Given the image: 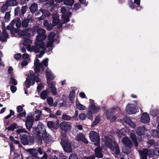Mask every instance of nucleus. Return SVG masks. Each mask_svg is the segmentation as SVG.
Instances as JSON below:
<instances>
[{
	"label": "nucleus",
	"instance_id": "1",
	"mask_svg": "<svg viewBox=\"0 0 159 159\" xmlns=\"http://www.w3.org/2000/svg\"><path fill=\"white\" fill-rule=\"evenodd\" d=\"M48 59L46 58L44 59L41 63H40L38 59H36L34 63L35 73L34 74L30 73V77L26 78V80L25 82V85L27 88H29L30 85H33L35 81L37 83L40 81V80L39 78L38 73L43 70L44 67L43 65L45 66H48Z\"/></svg>",
	"mask_w": 159,
	"mask_h": 159
},
{
	"label": "nucleus",
	"instance_id": "2",
	"mask_svg": "<svg viewBox=\"0 0 159 159\" xmlns=\"http://www.w3.org/2000/svg\"><path fill=\"white\" fill-rule=\"evenodd\" d=\"M105 141H104L106 146L108 147L111 150L114 152L116 154L118 155L120 154V151L118 144L112 141L109 137H105Z\"/></svg>",
	"mask_w": 159,
	"mask_h": 159
},
{
	"label": "nucleus",
	"instance_id": "3",
	"mask_svg": "<svg viewBox=\"0 0 159 159\" xmlns=\"http://www.w3.org/2000/svg\"><path fill=\"white\" fill-rule=\"evenodd\" d=\"M48 48H47L46 47H45V44L43 42H41L39 43H35V45L32 48V51H33L35 52H40V53L38 55V57L41 58L45 53V50H46L47 51Z\"/></svg>",
	"mask_w": 159,
	"mask_h": 159
},
{
	"label": "nucleus",
	"instance_id": "4",
	"mask_svg": "<svg viewBox=\"0 0 159 159\" xmlns=\"http://www.w3.org/2000/svg\"><path fill=\"white\" fill-rule=\"evenodd\" d=\"M16 24V26L17 28H19L21 26V21L20 19L18 18H15L13 20L10 24L9 25L7 26V29L8 30H10V31L12 34L13 36H15V34L16 32L15 29L14 28V25Z\"/></svg>",
	"mask_w": 159,
	"mask_h": 159
},
{
	"label": "nucleus",
	"instance_id": "5",
	"mask_svg": "<svg viewBox=\"0 0 159 159\" xmlns=\"http://www.w3.org/2000/svg\"><path fill=\"white\" fill-rule=\"evenodd\" d=\"M70 9V7L68 6L63 7L61 8V12L63 14L61 16L63 19V22L64 23L70 20L69 17L71 13L70 12L67 11Z\"/></svg>",
	"mask_w": 159,
	"mask_h": 159
},
{
	"label": "nucleus",
	"instance_id": "6",
	"mask_svg": "<svg viewBox=\"0 0 159 159\" xmlns=\"http://www.w3.org/2000/svg\"><path fill=\"white\" fill-rule=\"evenodd\" d=\"M55 34L54 32H52L50 33L48 36V41L47 43V44L46 46L47 48H48L47 50V52H49L51 51L52 49L53 44L54 42H55V39H54L55 36Z\"/></svg>",
	"mask_w": 159,
	"mask_h": 159
},
{
	"label": "nucleus",
	"instance_id": "7",
	"mask_svg": "<svg viewBox=\"0 0 159 159\" xmlns=\"http://www.w3.org/2000/svg\"><path fill=\"white\" fill-rule=\"evenodd\" d=\"M26 151L29 153L30 156L37 158H40L38 156V153L41 155L43 153V151L40 147L36 148L28 149H27Z\"/></svg>",
	"mask_w": 159,
	"mask_h": 159
},
{
	"label": "nucleus",
	"instance_id": "8",
	"mask_svg": "<svg viewBox=\"0 0 159 159\" xmlns=\"http://www.w3.org/2000/svg\"><path fill=\"white\" fill-rule=\"evenodd\" d=\"M122 143L125 147H126L127 150L124 148L122 151L123 152L128 154L129 153L130 151V148L132 146V143L129 139L127 137H125L123 138Z\"/></svg>",
	"mask_w": 159,
	"mask_h": 159
},
{
	"label": "nucleus",
	"instance_id": "9",
	"mask_svg": "<svg viewBox=\"0 0 159 159\" xmlns=\"http://www.w3.org/2000/svg\"><path fill=\"white\" fill-rule=\"evenodd\" d=\"M61 145L64 150L67 152H72L71 146L69 142L66 139H62L61 140Z\"/></svg>",
	"mask_w": 159,
	"mask_h": 159
},
{
	"label": "nucleus",
	"instance_id": "10",
	"mask_svg": "<svg viewBox=\"0 0 159 159\" xmlns=\"http://www.w3.org/2000/svg\"><path fill=\"white\" fill-rule=\"evenodd\" d=\"M140 157V159H147L148 154L149 157L152 156V151L151 150H148L147 149H144L142 151H138Z\"/></svg>",
	"mask_w": 159,
	"mask_h": 159
},
{
	"label": "nucleus",
	"instance_id": "11",
	"mask_svg": "<svg viewBox=\"0 0 159 159\" xmlns=\"http://www.w3.org/2000/svg\"><path fill=\"white\" fill-rule=\"evenodd\" d=\"M34 133L38 134H42V135H46V130L45 126L43 125L41 122H39L38 124L37 128L35 129V131Z\"/></svg>",
	"mask_w": 159,
	"mask_h": 159
},
{
	"label": "nucleus",
	"instance_id": "12",
	"mask_svg": "<svg viewBox=\"0 0 159 159\" xmlns=\"http://www.w3.org/2000/svg\"><path fill=\"white\" fill-rule=\"evenodd\" d=\"M33 114L29 113L28 115L27 120L25 122V125L27 128L30 130L33 125V123L34 119L33 117Z\"/></svg>",
	"mask_w": 159,
	"mask_h": 159
},
{
	"label": "nucleus",
	"instance_id": "13",
	"mask_svg": "<svg viewBox=\"0 0 159 159\" xmlns=\"http://www.w3.org/2000/svg\"><path fill=\"white\" fill-rule=\"evenodd\" d=\"M60 128L66 132L70 131L71 129L72 126L69 122H63L60 124Z\"/></svg>",
	"mask_w": 159,
	"mask_h": 159
},
{
	"label": "nucleus",
	"instance_id": "14",
	"mask_svg": "<svg viewBox=\"0 0 159 159\" xmlns=\"http://www.w3.org/2000/svg\"><path fill=\"white\" fill-rule=\"evenodd\" d=\"M136 106L134 104H129L126 107L125 110L127 113L129 114L135 113L136 112Z\"/></svg>",
	"mask_w": 159,
	"mask_h": 159
},
{
	"label": "nucleus",
	"instance_id": "15",
	"mask_svg": "<svg viewBox=\"0 0 159 159\" xmlns=\"http://www.w3.org/2000/svg\"><path fill=\"white\" fill-rule=\"evenodd\" d=\"M89 138L92 142H98L99 140V136L98 134L94 131H91L89 134Z\"/></svg>",
	"mask_w": 159,
	"mask_h": 159
},
{
	"label": "nucleus",
	"instance_id": "16",
	"mask_svg": "<svg viewBox=\"0 0 159 159\" xmlns=\"http://www.w3.org/2000/svg\"><path fill=\"white\" fill-rule=\"evenodd\" d=\"M120 122L123 124H124V122L128 124L130 127L133 129H134L136 127L135 123L131 121L130 119L127 117H125L123 119L121 120Z\"/></svg>",
	"mask_w": 159,
	"mask_h": 159
},
{
	"label": "nucleus",
	"instance_id": "17",
	"mask_svg": "<svg viewBox=\"0 0 159 159\" xmlns=\"http://www.w3.org/2000/svg\"><path fill=\"white\" fill-rule=\"evenodd\" d=\"M75 140L78 141H81L86 144L88 143V141L83 133H80L77 134L75 138Z\"/></svg>",
	"mask_w": 159,
	"mask_h": 159
},
{
	"label": "nucleus",
	"instance_id": "18",
	"mask_svg": "<svg viewBox=\"0 0 159 159\" xmlns=\"http://www.w3.org/2000/svg\"><path fill=\"white\" fill-rule=\"evenodd\" d=\"M49 89L50 90L52 94L53 95H57V88L55 87V83L52 82L50 84L49 83Z\"/></svg>",
	"mask_w": 159,
	"mask_h": 159
},
{
	"label": "nucleus",
	"instance_id": "19",
	"mask_svg": "<svg viewBox=\"0 0 159 159\" xmlns=\"http://www.w3.org/2000/svg\"><path fill=\"white\" fill-rule=\"evenodd\" d=\"M150 118L147 112L143 113L141 115L140 118L141 122L146 123L150 121Z\"/></svg>",
	"mask_w": 159,
	"mask_h": 159
},
{
	"label": "nucleus",
	"instance_id": "20",
	"mask_svg": "<svg viewBox=\"0 0 159 159\" xmlns=\"http://www.w3.org/2000/svg\"><path fill=\"white\" fill-rule=\"evenodd\" d=\"M32 43L31 41L29 39H26L24 40L23 42V44L25 46H27L26 48L28 51H32V48L34 46L31 47L30 44Z\"/></svg>",
	"mask_w": 159,
	"mask_h": 159
},
{
	"label": "nucleus",
	"instance_id": "21",
	"mask_svg": "<svg viewBox=\"0 0 159 159\" xmlns=\"http://www.w3.org/2000/svg\"><path fill=\"white\" fill-rule=\"evenodd\" d=\"M47 75V82L49 84V81L53 80L55 77L54 75L52 73V72L49 69L46 70V72Z\"/></svg>",
	"mask_w": 159,
	"mask_h": 159
},
{
	"label": "nucleus",
	"instance_id": "22",
	"mask_svg": "<svg viewBox=\"0 0 159 159\" xmlns=\"http://www.w3.org/2000/svg\"><path fill=\"white\" fill-rule=\"evenodd\" d=\"M8 34L6 30L3 29L2 34H0V39L2 42L5 41L8 37Z\"/></svg>",
	"mask_w": 159,
	"mask_h": 159
},
{
	"label": "nucleus",
	"instance_id": "23",
	"mask_svg": "<svg viewBox=\"0 0 159 159\" xmlns=\"http://www.w3.org/2000/svg\"><path fill=\"white\" fill-rule=\"evenodd\" d=\"M146 130L144 126H141L137 129L136 133L138 135L140 136L143 134Z\"/></svg>",
	"mask_w": 159,
	"mask_h": 159
},
{
	"label": "nucleus",
	"instance_id": "24",
	"mask_svg": "<svg viewBox=\"0 0 159 159\" xmlns=\"http://www.w3.org/2000/svg\"><path fill=\"white\" fill-rule=\"evenodd\" d=\"M48 127L50 129H56L58 127V123L55 122H53L52 121H48L47 123Z\"/></svg>",
	"mask_w": 159,
	"mask_h": 159
},
{
	"label": "nucleus",
	"instance_id": "25",
	"mask_svg": "<svg viewBox=\"0 0 159 159\" xmlns=\"http://www.w3.org/2000/svg\"><path fill=\"white\" fill-rule=\"evenodd\" d=\"M29 136L28 135H23L20 137V139L21 143L24 145L28 144V139Z\"/></svg>",
	"mask_w": 159,
	"mask_h": 159
},
{
	"label": "nucleus",
	"instance_id": "26",
	"mask_svg": "<svg viewBox=\"0 0 159 159\" xmlns=\"http://www.w3.org/2000/svg\"><path fill=\"white\" fill-rule=\"evenodd\" d=\"M89 109L92 112L94 113H98L100 109L99 106L96 107L93 104L91 105L89 107Z\"/></svg>",
	"mask_w": 159,
	"mask_h": 159
},
{
	"label": "nucleus",
	"instance_id": "27",
	"mask_svg": "<svg viewBox=\"0 0 159 159\" xmlns=\"http://www.w3.org/2000/svg\"><path fill=\"white\" fill-rule=\"evenodd\" d=\"M46 35H43L38 34V35L36 36V41L34 42V45H35V43H40L42 42V41L46 39Z\"/></svg>",
	"mask_w": 159,
	"mask_h": 159
},
{
	"label": "nucleus",
	"instance_id": "28",
	"mask_svg": "<svg viewBox=\"0 0 159 159\" xmlns=\"http://www.w3.org/2000/svg\"><path fill=\"white\" fill-rule=\"evenodd\" d=\"M59 16L57 14H54L52 15V18H53L52 24L53 25L56 26L59 23Z\"/></svg>",
	"mask_w": 159,
	"mask_h": 159
},
{
	"label": "nucleus",
	"instance_id": "29",
	"mask_svg": "<svg viewBox=\"0 0 159 159\" xmlns=\"http://www.w3.org/2000/svg\"><path fill=\"white\" fill-rule=\"evenodd\" d=\"M95 155L96 156L99 158H102L103 155L102 153V149L100 147H98L95 149Z\"/></svg>",
	"mask_w": 159,
	"mask_h": 159
},
{
	"label": "nucleus",
	"instance_id": "30",
	"mask_svg": "<svg viewBox=\"0 0 159 159\" xmlns=\"http://www.w3.org/2000/svg\"><path fill=\"white\" fill-rule=\"evenodd\" d=\"M31 113L33 115V117L34 118V120H37L41 117L42 111L40 110H38L35 111L34 114L33 113Z\"/></svg>",
	"mask_w": 159,
	"mask_h": 159
},
{
	"label": "nucleus",
	"instance_id": "31",
	"mask_svg": "<svg viewBox=\"0 0 159 159\" xmlns=\"http://www.w3.org/2000/svg\"><path fill=\"white\" fill-rule=\"evenodd\" d=\"M130 138L133 143H134L135 147H137L138 146V144L135 134L134 133H131L130 134Z\"/></svg>",
	"mask_w": 159,
	"mask_h": 159
},
{
	"label": "nucleus",
	"instance_id": "32",
	"mask_svg": "<svg viewBox=\"0 0 159 159\" xmlns=\"http://www.w3.org/2000/svg\"><path fill=\"white\" fill-rule=\"evenodd\" d=\"M6 2L9 6H16L18 4L16 0H7Z\"/></svg>",
	"mask_w": 159,
	"mask_h": 159
},
{
	"label": "nucleus",
	"instance_id": "33",
	"mask_svg": "<svg viewBox=\"0 0 159 159\" xmlns=\"http://www.w3.org/2000/svg\"><path fill=\"white\" fill-rule=\"evenodd\" d=\"M31 28L29 29H25V30H22V31L20 32L19 34L20 35L24 36L25 35L27 34H30V30H31Z\"/></svg>",
	"mask_w": 159,
	"mask_h": 159
},
{
	"label": "nucleus",
	"instance_id": "34",
	"mask_svg": "<svg viewBox=\"0 0 159 159\" xmlns=\"http://www.w3.org/2000/svg\"><path fill=\"white\" fill-rule=\"evenodd\" d=\"M150 113L152 116H156L159 113V109L157 108L152 109H151Z\"/></svg>",
	"mask_w": 159,
	"mask_h": 159
},
{
	"label": "nucleus",
	"instance_id": "35",
	"mask_svg": "<svg viewBox=\"0 0 159 159\" xmlns=\"http://www.w3.org/2000/svg\"><path fill=\"white\" fill-rule=\"evenodd\" d=\"M117 135L119 138H121L124 136L126 133V131L125 128H122L117 132Z\"/></svg>",
	"mask_w": 159,
	"mask_h": 159
},
{
	"label": "nucleus",
	"instance_id": "36",
	"mask_svg": "<svg viewBox=\"0 0 159 159\" xmlns=\"http://www.w3.org/2000/svg\"><path fill=\"white\" fill-rule=\"evenodd\" d=\"M115 110V108L108 110L106 113V116L107 118H110L113 114V112Z\"/></svg>",
	"mask_w": 159,
	"mask_h": 159
},
{
	"label": "nucleus",
	"instance_id": "37",
	"mask_svg": "<svg viewBox=\"0 0 159 159\" xmlns=\"http://www.w3.org/2000/svg\"><path fill=\"white\" fill-rule=\"evenodd\" d=\"M100 118L99 116H97L94 119V121L92 123L91 126L92 127H94L97 125L100 122Z\"/></svg>",
	"mask_w": 159,
	"mask_h": 159
},
{
	"label": "nucleus",
	"instance_id": "38",
	"mask_svg": "<svg viewBox=\"0 0 159 159\" xmlns=\"http://www.w3.org/2000/svg\"><path fill=\"white\" fill-rule=\"evenodd\" d=\"M30 9L32 13L36 12L37 10V4L34 3L30 7Z\"/></svg>",
	"mask_w": 159,
	"mask_h": 159
},
{
	"label": "nucleus",
	"instance_id": "39",
	"mask_svg": "<svg viewBox=\"0 0 159 159\" xmlns=\"http://www.w3.org/2000/svg\"><path fill=\"white\" fill-rule=\"evenodd\" d=\"M75 97V91L74 90H72L70 92L69 95V99L70 101L73 100Z\"/></svg>",
	"mask_w": 159,
	"mask_h": 159
},
{
	"label": "nucleus",
	"instance_id": "40",
	"mask_svg": "<svg viewBox=\"0 0 159 159\" xmlns=\"http://www.w3.org/2000/svg\"><path fill=\"white\" fill-rule=\"evenodd\" d=\"M17 125L16 123H13L11 124L10 126L6 127V129L8 131H13L15 128H16Z\"/></svg>",
	"mask_w": 159,
	"mask_h": 159
},
{
	"label": "nucleus",
	"instance_id": "41",
	"mask_svg": "<svg viewBox=\"0 0 159 159\" xmlns=\"http://www.w3.org/2000/svg\"><path fill=\"white\" fill-rule=\"evenodd\" d=\"M76 106L77 108L80 110H85L86 108L85 106L79 102H76Z\"/></svg>",
	"mask_w": 159,
	"mask_h": 159
},
{
	"label": "nucleus",
	"instance_id": "42",
	"mask_svg": "<svg viewBox=\"0 0 159 159\" xmlns=\"http://www.w3.org/2000/svg\"><path fill=\"white\" fill-rule=\"evenodd\" d=\"M48 93V92L47 90L43 91L40 94L41 98L43 100L45 99L46 98Z\"/></svg>",
	"mask_w": 159,
	"mask_h": 159
},
{
	"label": "nucleus",
	"instance_id": "43",
	"mask_svg": "<svg viewBox=\"0 0 159 159\" xmlns=\"http://www.w3.org/2000/svg\"><path fill=\"white\" fill-rule=\"evenodd\" d=\"M26 112L24 110V111L21 113L18 114L17 116L22 120H25V118Z\"/></svg>",
	"mask_w": 159,
	"mask_h": 159
},
{
	"label": "nucleus",
	"instance_id": "44",
	"mask_svg": "<svg viewBox=\"0 0 159 159\" xmlns=\"http://www.w3.org/2000/svg\"><path fill=\"white\" fill-rule=\"evenodd\" d=\"M16 132L18 134L20 135V136H22L23 133H26L27 131L26 129L24 128H21L16 130Z\"/></svg>",
	"mask_w": 159,
	"mask_h": 159
},
{
	"label": "nucleus",
	"instance_id": "45",
	"mask_svg": "<svg viewBox=\"0 0 159 159\" xmlns=\"http://www.w3.org/2000/svg\"><path fill=\"white\" fill-rule=\"evenodd\" d=\"M29 20L28 19H25L22 21L21 25L23 27L26 28L28 25Z\"/></svg>",
	"mask_w": 159,
	"mask_h": 159
},
{
	"label": "nucleus",
	"instance_id": "46",
	"mask_svg": "<svg viewBox=\"0 0 159 159\" xmlns=\"http://www.w3.org/2000/svg\"><path fill=\"white\" fill-rule=\"evenodd\" d=\"M47 101L48 105L52 107L53 105V99L51 97H48L47 98Z\"/></svg>",
	"mask_w": 159,
	"mask_h": 159
},
{
	"label": "nucleus",
	"instance_id": "47",
	"mask_svg": "<svg viewBox=\"0 0 159 159\" xmlns=\"http://www.w3.org/2000/svg\"><path fill=\"white\" fill-rule=\"evenodd\" d=\"M38 34L39 35H43L46 34V31L43 29L42 28H39L38 29L37 31Z\"/></svg>",
	"mask_w": 159,
	"mask_h": 159
},
{
	"label": "nucleus",
	"instance_id": "48",
	"mask_svg": "<svg viewBox=\"0 0 159 159\" xmlns=\"http://www.w3.org/2000/svg\"><path fill=\"white\" fill-rule=\"evenodd\" d=\"M147 143L148 144H150V145H152L155 147L157 146L158 145L157 143L154 142V140L152 139L148 140L147 142Z\"/></svg>",
	"mask_w": 159,
	"mask_h": 159
},
{
	"label": "nucleus",
	"instance_id": "49",
	"mask_svg": "<svg viewBox=\"0 0 159 159\" xmlns=\"http://www.w3.org/2000/svg\"><path fill=\"white\" fill-rule=\"evenodd\" d=\"M64 3L66 5L71 6L74 3V0H65Z\"/></svg>",
	"mask_w": 159,
	"mask_h": 159
},
{
	"label": "nucleus",
	"instance_id": "50",
	"mask_svg": "<svg viewBox=\"0 0 159 159\" xmlns=\"http://www.w3.org/2000/svg\"><path fill=\"white\" fill-rule=\"evenodd\" d=\"M86 117L91 120H92L93 119V116L92 114V112L89 110L86 115Z\"/></svg>",
	"mask_w": 159,
	"mask_h": 159
},
{
	"label": "nucleus",
	"instance_id": "51",
	"mask_svg": "<svg viewBox=\"0 0 159 159\" xmlns=\"http://www.w3.org/2000/svg\"><path fill=\"white\" fill-rule=\"evenodd\" d=\"M9 6L5 2V3L3 5L1 8L2 11L4 13L8 10Z\"/></svg>",
	"mask_w": 159,
	"mask_h": 159
},
{
	"label": "nucleus",
	"instance_id": "52",
	"mask_svg": "<svg viewBox=\"0 0 159 159\" xmlns=\"http://www.w3.org/2000/svg\"><path fill=\"white\" fill-rule=\"evenodd\" d=\"M62 118L63 120H71L72 119V118L70 116L66 114L63 115L62 116Z\"/></svg>",
	"mask_w": 159,
	"mask_h": 159
},
{
	"label": "nucleus",
	"instance_id": "53",
	"mask_svg": "<svg viewBox=\"0 0 159 159\" xmlns=\"http://www.w3.org/2000/svg\"><path fill=\"white\" fill-rule=\"evenodd\" d=\"M153 153L156 156L159 155V144L157 146L155 147L154 149L153 150Z\"/></svg>",
	"mask_w": 159,
	"mask_h": 159
},
{
	"label": "nucleus",
	"instance_id": "54",
	"mask_svg": "<svg viewBox=\"0 0 159 159\" xmlns=\"http://www.w3.org/2000/svg\"><path fill=\"white\" fill-rule=\"evenodd\" d=\"M151 134L154 137L159 136V132L157 130H152Z\"/></svg>",
	"mask_w": 159,
	"mask_h": 159
},
{
	"label": "nucleus",
	"instance_id": "55",
	"mask_svg": "<svg viewBox=\"0 0 159 159\" xmlns=\"http://www.w3.org/2000/svg\"><path fill=\"white\" fill-rule=\"evenodd\" d=\"M5 20L6 21H8L10 18V12H7L5 14L4 17Z\"/></svg>",
	"mask_w": 159,
	"mask_h": 159
},
{
	"label": "nucleus",
	"instance_id": "56",
	"mask_svg": "<svg viewBox=\"0 0 159 159\" xmlns=\"http://www.w3.org/2000/svg\"><path fill=\"white\" fill-rule=\"evenodd\" d=\"M36 139L39 144H41L42 143V138L41 135H37Z\"/></svg>",
	"mask_w": 159,
	"mask_h": 159
},
{
	"label": "nucleus",
	"instance_id": "57",
	"mask_svg": "<svg viewBox=\"0 0 159 159\" xmlns=\"http://www.w3.org/2000/svg\"><path fill=\"white\" fill-rule=\"evenodd\" d=\"M140 0H134V2L136 4V7H137L138 10H140L141 9L140 5Z\"/></svg>",
	"mask_w": 159,
	"mask_h": 159
},
{
	"label": "nucleus",
	"instance_id": "58",
	"mask_svg": "<svg viewBox=\"0 0 159 159\" xmlns=\"http://www.w3.org/2000/svg\"><path fill=\"white\" fill-rule=\"evenodd\" d=\"M43 87V84H38L37 87V90L38 92H40Z\"/></svg>",
	"mask_w": 159,
	"mask_h": 159
},
{
	"label": "nucleus",
	"instance_id": "59",
	"mask_svg": "<svg viewBox=\"0 0 159 159\" xmlns=\"http://www.w3.org/2000/svg\"><path fill=\"white\" fill-rule=\"evenodd\" d=\"M10 82L13 85H16L17 84V82L16 80L12 77H11Z\"/></svg>",
	"mask_w": 159,
	"mask_h": 159
},
{
	"label": "nucleus",
	"instance_id": "60",
	"mask_svg": "<svg viewBox=\"0 0 159 159\" xmlns=\"http://www.w3.org/2000/svg\"><path fill=\"white\" fill-rule=\"evenodd\" d=\"M86 116L84 113H81L79 115L80 119L81 120H84L85 119Z\"/></svg>",
	"mask_w": 159,
	"mask_h": 159
},
{
	"label": "nucleus",
	"instance_id": "61",
	"mask_svg": "<svg viewBox=\"0 0 159 159\" xmlns=\"http://www.w3.org/2000/svg\"><path fill=\"white\" fill-rule=\"evenodd\" d=\"M20 9L19 7H17L15 10V14L16 15H18L20 13Z\"/></svg>",
	"mask_w": 159,
	"mask_h": 159
},
{
	"label": "nucleus",
	"instance_id": "62",
	"mask_svg": "<svg viewBox=\"0 0 159 159\" xmlns=\"http://www.w3.org/2000/svg\"><path fill=\"white\" fill-rule=\"evenodd\" d=\"M16 110L18 112H20L23 111V108L22 106H19L16 107Z\"/></svg>",
	"mask_w": 159,
	"mask_h": 159
},
{
	"label": "nucleus",
	"instance_id": "63",
	"mask_svg": "<svg viewBox=\"0 0 159 159\" xmlns=\"http://www.w3.org/2000/svg\"><path fill=\"white\" fill-rule=\"evenodd\" d=\"M21 57V54L18 53L14 55V58L16 60H18Z\"/></svg>",
	"mask_w": 159,
	"mask_h": 159
},
{
	"label": "nucleus",
	"instance_id": "64",
	"mask_svg": "<svg viewBox=\"0 0 159 159\" xmlns=\"http://www.w3.org/2000/svg\"><path fill=\"white\" fill-rule=\"evenodd\" d=\"M69 159H78L76 156L73 154H71L69 156Z\"/></svg>",
	"mask_w": 159,
	"mask_h": 159
}]
</instances>
